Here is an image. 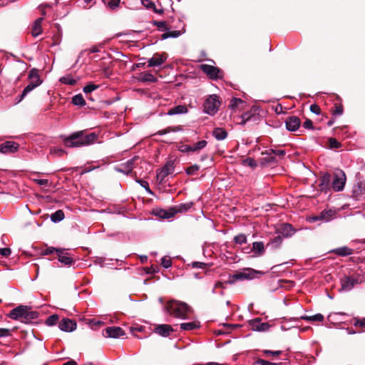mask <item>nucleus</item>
Returning a JSON list of instances; mask_svg holds the SVG:
<instances>
[{"label":"nucleus","instance_id":"f257e3e1","mask_svg":"<svg viewBox=\"0 0 365 365\" xmlns=\"http://www.w3.org/2000/svg\"><path fill=\"white\" fill-rule=\"evenodd\" d=\"M269 143L268 138H257L256 145L252 148V168L260 164L266 165L277 163V159H282L286 154L285 150L279 149L268 148L265 146Z\"/></svg>","mask_w":365,"mask_h":365},{"label":"nucleus","instance_id":"f03ea898","mask_svg":"<svg viewBox=\"0 0 365 365\" xmlns=\"http://www.w3.org/2000/svg\"><path fill=\"white\" fill-rule=\"evenodd\" d=\"M67 148H78L89 145L98 140L96 133H88L86 130L72 133L69 135H61Z\"/></svg>","mask_w":365,"mask_h":365},{"label":"nucleus","instance_id":"7ed1b4c3","mask_svg":"<svg viewBox=\"0 0 365 365\" xmlns=\"http://www.w3.org/2000/svg\"><path fill=\"white\" fill-rule=\"evenodd\" d=\"M169 309L175 317L186 318L190 312V307L185 302L175 301L170 304Z\"/></svg>","mask_w":365,"mask_h":365},{"label":"nucleus","instance_id":"20e7f679","mask_svg":"<svg viewBox=\"0 0 365 365\" xmlns=\"http://www.w3.org/2000/svg\"><path fill=\"white\" fill-rule=\"evenodd\" d=\"M219 96L217 95H210L204 103V111L209 115H215L220 106Z\"/></svg>","mask_w":365,"mask_h":365},{"label":"nucleus","instance_id":"39448f33","mask_svg":"<svg viewBox=\"0 0 365 365\" xmlns=\"http://www.w3.org/2000/svg\"><path fill=\"white\" fill-rule=\"evenodd\" d=\"M38 72V69L35 68L30 70L28 77L29 83L24 88V93H29L42 83Z\"/></svg>","mask_w":365,"mask_h":365},{"label":"nucleus","instance_id":"423d86ee","mask_svg":"<svg viewBox=\"0 0 365 365\" xmlns=\"http://www.w3.org/2000/svg\"><path fill=\"white\" fill-rule=\"evenodd\" d=\"M200 69L211 80L221 79L224 76V73L221 69L211 65L201 64Z\"/></svg>","mask_w":365,"mask_h":365},{"label":"nucleus","instance_id":"0eeeda50","mask_svg":"<svg viewBox=\"0 0 365 365\" xmlns=\"http://www.w3.org/2000/svg\"><path fill=\"white\" fill-rule=\"evenodd\" d=\"M346 178L342 170L338 169L334 173L331 187L335 192H340L344 190Z\"/></svg>","mask_w":365,"mask_h":365},{"label":"nucleus","instance_id":"6e6552de","mask_svg":"<svg viewBox=\"0 0 365 365\" xmlns=\"http://www.w3.org/2000/svg\"><path fill=\"white\" fill-rule=\"evenodd\" d=\"M175 161L170 160L166 162L165 165L160 169L157 173V177L160 179V182H163L164 179L170 174L173 173L175 168Z\"/></svg>","mask_w":365,"mask_h":365},{"label":"nucleus","instance_id":"1a4fd4ad","mask_svg":"<svg viewBox=\"0 0 365 365\" xmlns=\"http://www.w3.org/2000/svg\"><path fill=\"white\" fill-rule=\"evenodd\" d=\"M58 261L65 266L70 267L75 263V260L64 249L56 250Z\"/></svg>","mask_w":365,"mask_h":365},{"label":"nucleus","instance_id":"9d476101","mask_svg":"<svg viewBox=\"0 0 365 365\" xmlns=\"http://www.w3.org/2000/svg\"><path fill=\"white\" fill-rule=\"evenodd\" d=\"M341 289L344 291L349 292L351 291L356 284L360 283V281L358 278L345 276L341 279Z\"/></svg>","mask_w":365,"mask_h":365},{"label":"nucleus","instance_id":"9b49d317","mask_svg":"<svg viewBox=\"0 0 365 365\" xmlns=\"http://www.w3.org/2000/svg\"><path fill=\"white\" fill-rule=\"evenodd\" d=\"M27 309H30V308L27 306L19 305L13 309L9 314H8V317L12 319L21 321V319H24Z\"/></svg>","mask_w":365,"mask_h":365},{"label":"nucleus","instance_id":"f8f14e48","mask_svg":"<svg viewBox=\"0 0 365 365\" xmlns=\"http://www.w3.org/2000/svg\"><path fill=\"white\" fill-rule=\"evenodd\" d=\"M125 334L124 330L119 327H108L103 330V335L106 337L115 339Z\"/></svg>","mask_w":365,"mask_h":365},{"label":"nucleus","instance_id":"ddd939ff","mask_svg":"<svg viewBox=\"0 0 365 365\" xmlns=\"http://www.w3.org/2000/svg\"><path fill=\"white\" fill-rule=\"evenodd\" d=\"M277 232L283 237H290L296 232V230L294 229L291 224L282 223L277 227Z\"/></svg>","mask_w":365,"mask_h":365},{"label":"nucleus","instance_id":"4468645a","mask_svg":"<svg viewBox=\"0 0 365 365\" xmlns=\"http://www.w3.org/2000/svg\"><path fill=\"white\" fill-rule=\"evenodd\" d=\"M19 145L14 141H6L0 144V153L8 154L14 153L18 150Z\"/></svg>","mask_w":365,"mask_h":365},{"label":"nucleus","instance_id":"2eb2a0df","mask_svg":"<svg viewBox=\"0 0 365 365\" xmlns=\"http://www.w3.org/2000/svg\"><path fill=\"white\" fill-rule=\"evenodd\" d=\"M168 54L166 53H155L153 56L148 60V67L158 66L163 64L167 59Z\"/></svg>","mask_w":365,"mask_h":365},{"label":"nucleus","instance_id":"dca6fc26","mask_svg":"<svg viewBox=\"0 0 365 365\" xmlns=\"http://www.w3.org/2000/svg\"><path fill=\"white\" fill-rule=\"evenodd\" d=\"M153 331L162 336L167 337L174 331L171 325L169 324H157L155 325Z\"/></svg>","mask_w":365,"mask_h":365},{"label":"nucleus","instance_id":"f3484780","mask_svg":"<svg viewBox=\"0 0 365 365\" xmlns=\"http://www.w3.org/2000/svg\"><path fill=\"white\" fill-rule=\"evenodd\" d=\"M301 125L300 119L297 116H290L285 121L286 128L290 132L297 130Z\"/></svg>","mask_w":365,"mask_h":365},{"label":"nucleus","instance_id":"a211bd4d","mask_svg":"<svg viewBox=\"0 0 365 365\" xmlns=\"http://www.w3.org/2000/svg\"><path fill=\"white\" fill-rule=\"evenodd\" d=\"M76 322L70 319H63L58 324V327L63 331L71 332L76 329Z\"/></svg>","mask_w":365,"mask_h":365},{"label":"nucleus","instance_id":"6ab92c4d","mask_svg":"<svg viewBox=\"0 0 365 365\" xmlns=\"http://www.w3.org/2000/svg\"><path fill=\"white\" fill-rule=\"evenodd\" d=\"M270 325L267 322H262V319H252V331L264 332L268 331Z\"/></svg>","mask_w":365,"mask_h":365},{"label":"nucleus","instance_id":"aec40b11","mask_svg":"<svg viewBox=\"0 0 365 365\" xmlns=\"http://www.w3.org/2000/svg\"><path fill=\"white\" fill-rule=\"evenodd\" d=\"M331 175L328 173H324L319 179V187L321 191L327 192L330 190Z\"/></svg>","mask_w":365,"mask_h":365},{"label":"nucleus","instance_id":"412c9836","mask_svg":"<svg viewBox=\"0 0 365 365\" xmlns=\"http://www.w3.org/2000/svg\"><path fill=\"white\" fill-rule=\"evenodd\" d=\"M251 278L250 273H245L241 271L235 272L232 275L230 276L229 282H234L235 281L250 279Z\"/></svg>","mask_w":365,"mask_h":365},{"label":"nucleus","instance_id":"4be33fe9","mask_svg":"<svg viewBox=\"0 0 365 365\" xmlns=\"http://www.w3.org/2000/svg\"><path fill=\"white\" fill-rule=\"evenodd\" d=\"M264 252V246L262 242H252V257H258Z\"/></svg>","mask_w":365,"mask_h":365},{"label":"nucleus","instance_id":"5701e85b","mask_svg":"<svg viewBox=\"0 0 365 365\" xmlns=\"http://www.w3.org/2000/svg\"><path fill=\"white\" fill-rule=\"evenodd\" d=\"M43 20V18H38L34 21L31 29V34L34 37H36L37 36L41 34V23Z\"/></svg>","mask_w":365,"mask_h":365},{"label":"nucleus","instance_id":"b1692460","mask_svg":"<svg viewBox=\"0 0 365 365\" xmlns=\"http://www.w3.org/2000/svg\"><path fill=\"white\" fill-rule=\"evenodd\" d=\"M194 205V203L192 202H187V203H182L176 206H173L175 214L180 212V213H184L190 210L192 207Z\"/></svg>","mask_w":365,"mask_h":365},{"label":"nucleus","instance_id":"393cba45","mask_svg":"<svg viewBox=\"0 0 365 365\" xmlns=\"http://www.w3.org/2000/svg\"><path fill=\"white\" fill-rule=\"evenodd\" d=\"M252 123L257 121V120H260V118H264V111L259 108V106L255 105H252Z\"/></svg>","mask_w":365,"mask_h":365},{"label":"nucleus","instance_id":"a878e982","mask_svg":"<svg viewBox=\"0 0 365 365\" xmlns=\"http://www.w3.org/2000/svg\"><path fill=\"white\" fill-rule=\"evenodd\" d=\"M38 314H39L38 312L30 311V309H27L24 319H21V322L26 324L31 323L33 319L38 318Z\"/></svg>","mask_w":365,"mask_h":365},{"label":"nucleus","instance_id":"bb28decb","mask_svg":"<svg viewBox=\"0 0 365 365\" xmlns=\"http://www.w3.org/2000/svg\"><path fill=\"white\" fill-rule=\"evenodd\" d=\"M331 252L339 255V256H348L352 254V250L348 247L344 246L341 247L336 248L331 251Z\"/></svg>","mask_w":365,"mask_h":365},{"label":"nucleus","instance_id":"cd10ccee","mask_svg":"<svg viewBox=\"0 0 365 365\" xmlns=\"http://www.w3.org/2000/svg\"><path fill=\"white\" fill-rule=\"evenodd\" d=\"M187 112V108L185 106L178 105L177 106H174L170 108L168 111V114L170 115L186 113Z\"/></svg>","mask_w":365,"mask_h":365},{"label":"nucleus","instance_id":"c85d7f7f","mask_svg":"<svg viewBox=\"0 0 365 365\" xmlns=\"http://www.w3.org/2000/svg\"><path fill=\"white\" fill-rule=\"evenodd\" d=\"M212 135L217 140H222L227 138V133L223 128H216L213 130Z\"/></svg>","mask_w":365,"mask_h":365},{"label":"nucleus","instance_id":"c756f323","mask_svg":"<svg viewBox=\"0 0 365 365\" xmlns=\"http://www.w3.org/2000/svg\"><path fill=\"white\" fill-rule=\"evenodd\" d=\"M301 319L308 321V322H322L324 320V316L322 314H316L312 316H302L300 317Z\"/></svg>","mask_w":365,"mask_h":365},{"label":"nucleus","instance_id":"7c9ffc66","mask_svg":"<svg viewBox=\"0 0 365 365\" xmlns=\"http://www.w3.org/2000/svg\"><path fill=\"white\" fill-rule=\"evenodd\" d=\"M334 212L331 211V210H323L321 212V213L319 214V217L321 218L322 220L324 221V222H328L329 221L333 215H334Z\"/></svg>","mask_w":365,"mask_h":365},{"label":"nucleus","instance_id":"2f4dec72","mask_svg":"<svg viewBox=\"0 0 365 365\" xmlns=\"http://www.w3.org/2000/svg\"><path fill=\"white\" fill-rule=\"evenodd\" d=\"M64 213L61 210H56L54 213H53L51 216V220L53 222H58L63 220Z\"/></svg>","mask_w":365,"mask_h":365},{"label":"nucleus","instance_id":"473e14b6","mask_svg":"<svg viewBox=\"0 0 365 365\" xmlns=\"http://www.w3.org/2000/svg\"><path fill=\"white\" fill-rule=\"evenodd\" d=\"M141 81L143 82H156L157 78L148 72H143L141 73Z\"/></svg>","mask_w":365,"mask_h":365},{"label":"nucleus","instance_id":"72a5a7b5","mask_svg":"<svg viewBox=\"0 0 365 365\" xmlns=\"http://www.w3.org/2000/svg\"><path fill=\"white\" fill-rule=\"evenodd\" d=\"M72 103L74 105L83 106L86 105V101L81 94H78L72 98Z\"/></svg>","mask_w":365,"mask_h":365},{"label":"nucleus","instance_id":"f704fd0d","mask_svg":"<svg viewBox=\"0 0 365 365\" xmlns=\"http://www.w3.org/2000/svg\"><path fill=\"white\" fill-rule=\"evenodd\" d=\"M207 144V142L205 140H200L197 142V143L194 144L193 145H191L192 151V152H197L200 150L205 148Z\"/></svg>","mask_w":365,"mask_h":365},{"label":"nucleus","instance_id":"c9c22d12","mask_svg":"<svg viewBox=\"0 0 365 365\" xmlns=\"http://www.w3.org/2000/svg\"><path fill=\"white\" fill-rule=\"evenodd\" d=\"M197 327V325L195 322H186V323H182L180 324V328L183 330L190 331L193 330Z\"/></svg>","mask_w":365,"mask_h":365},{"label":"nucleus","instance_id":"e433bc0d","mask_svg":"<svg viewBox=\"0 0 365 365\" xmlns=\"http://www.w3.org/2000/svg\"><path fill=\"white\" fill-rule=\"evenodd\" d=\"M60 81L62 83L70 85V86H74L76 84L77 81L76 80L71 78L69 76H63L60 78Z\"/></svg>","mask_w":365,"mask_h":365},{"label":"nucleus","instance_id":"4c0bfd02","mask_svg":"<svg viewBox=\"0 0 365 365\" xmlns=\"http://www.w3.org/2000/svg\"><path fill=\"white\" fill-rule=\"evenodd\" d=\"M329 147L331 149H338L341 147V143L334 138H329Z\"/></svg>","mask_w":365,"mask_h":365},{"label":"nucleus","instance_id":"58836bf2","mask_svg":"<svg viewBox=\"0 0 365 365\" xmlns=\"http://www.w3.org/2000/svg\"><path fill=\"white\" fill-rule=\"evenodd\" d=\"M200 166L198 165H191L185 169V173L188 175H193L197 173V172L199 170Z\"/></svg>","mask_w":365,"mask_h":365},{"label":"nucleus","instance_id":"ea45409f","mask_svg":"<svg viewBox=\"0 0 365 365\" xmlns=\"http://www.w3.org/2000/svg\"><path fill=\"white\" fill-rule=\"evenodd\" d=\"M58 320V315L57 314H53V315L49 316L46 319V324L48 326H53V325H55L57 323Z\"/></svg>","mask_w":365,"mask_h":365},{"label":"nucleus","instance_id":"a19ab883","mask_svg":"<svg viewBox=\"0 0 365 365\" xmlns=\"http://www.w3.org/2000/svg\"><path fill=\"white\" fill-rule=\"evenodd\" d=\"M234 241L237 245H242L247 242V237L244 234H240L235 237Z\"/></svg>","mask_w":365,"mask_h":365},{"label":"nucleus","instance_id":"79ce46f5","mask_svg":"<svg viewBox=\"0 0 365 365\" xmlns=\"http://www.w3.org/2000/svg\"><path fill=\"white\" fill-rule=\"evenodd\" d=\"M180 127H168L165 129H163V130H160L159 131L157 132V135H165L166 133H168L171 131H178V130H180Z\"/></svg>","mask_w":365,"mask_h":365},{"label":"nucleus","instance_id":"37998d69","mask_svg":"<svg viewBox=\"0 0 365 365\" xmlns=\"http://www.w3.org/2000/svg\"><path fill=\"white\" fill-rule=\"evenodd\" d=\"M104 43H101L98 45L93 46L91 48L84 50L83 52H87L88 53H97L100 51V48L103 47Z\"/></svg>","mask_w":365,"mask_h":365},{"label":"nucleus","instance_id":"c03bdc74","mask_svg":"<svg viewBox=\"0 0 365 365\" xmlns=\"http://www.w3.org/2000/svg\"><path fill=\"white\" fill-rule=\"evenodd\" d=\"M282 240H283V237L281 235L278 234V235L277 237H274L272 239L271 244L274 247H278L282 244Z\"/></svg>","mask_w":365,"mask_h":365},{"label":"nucleus","instance_id":"a18cd8bd","mask_svg":"<svg viewBox=\"0 0 365 365\" xmlns=\"http://www.w3.org/2000/svg\"><path fill=\"white\" fill-rule=\"evenodd\" d=\"M153 25L156 26L159 29L167 31L169 29L166 21H154Z\"/></svg>","mask_w":365,"mask_h":365},{"label":"nucleus","instance_id":"49530a36","mask_svg":"<svg viewBox=\"0 0 365 365\" xmlns=\"http://www.w3.org/2000/svg\"><path fill=\"white\" fill-rule=\"evenodd\" d=\"M99 86L93 83H89L83 88V92L86 94L92 92L93 91L98 88Z\"/></svg>","mask_w":365,"mask_h":365},{"label":"nucleus","instance_id":"de8ad7c7","mask_svg":"<svg viewBox=\"0 0 365 365\" xmlns=\"http://www.w3.org/2000/svg\"><path fill=\"white\" fill-rule=\"evenodd\" d=\"M175 215L173 207H170L168 210H165V215L163 219H169Z\"/></svg>","mask_w":365,"mask_h":365},{"label":"nucleus","instance_id":"09e8293b","mask_svg":"<svg viewBox=\"0 0 365 365\" xmlns=\"http://www.w3.org/2000/svg\"><path fill=\"white\" fill-rule=\"evenodd\" d=\"M161 264L165 268H169L172 265V261L170 258H168L167 257H163L161 259Z\"/></svg>","mask_w":365,"mask_h":365},{"label":"nucleus","instance_id":"8fccbe9b","mask_svg":"<svg viewBox=\"0 0 365 365\" xmlns=\"http://www.w3.org/2000/svg\"><path fill=\"white\" fill-rule=\"evenodd\" d=\"M120 0H108L107 5L111 9L118 7Z\"/></svg>","mask_w":365,"mask_h":365},{"label":"nucleus","instance_id":"3c124183","mask_svg":"<svg viewBox=\"0 0 365 365\" xmlns=\"http://www.w3.org/2000/svg\"><path fill=\"white\" fill-rule=\"evenodd\" d=\"M142 187H143L146 191L150 194H153V192L151 191L149 187V184L147 181H145L143 180H139L137 181Z\"/></svg>","mask_w":365,"mask_h":365},{"label":"nucleus","instance_id":"603ef678","mask_svg":"<svg viewBox=\"0 0 365 365\" xmlns=\"http://www.w3.org/2000/svg\"><path fill=\"white\" fill-rule=\"evenodd\" d=\"M51 153L57 155L58 156H63L66 154V151L61 148H53L51 149Z\"/></svg>","mask_w":365,"mask_h":365},{"label":"nucleus","instance_id":"864d4df0","mask_svg":"<svg viewBox=\"0 0 365 365\" xmlns=\"http://www.w3.org/2000/svg\"><path fill=\"white\" fill-rule=\"evenodd\" d=\"M252 365H279L276 363H272L269 362L267 361L263 360V359H259L256 361L255 362L252 363Z\"/></svg>","mask_w":365,"mask_h":365},{"label":"nucleus","instance_id":"5fc2aeb1","mask_svg":"<svg viewBox=\"0 0 365 365\" xmlns=\"http://www.w3.org/2000/svg\"><path fill=\"white\" fill-rule=\"evenodd\" d=\"M178 150L182 153H187L192 151V148L191 145L182 144L179 145Z\"/></svg>","mask_w":365,"mask_h":365},{"label":"nucleus","instance_id":"6e6d98bb","mask_svg":"<svg viewBox=\"0 0 365 365\" xmlns=\"http://www.w3.org/2000/svg\"><path fill=\"white\" fill-rule=\"evenodd\" d=\"M142 4L144 6H145L147 9H153L155 6L154 2H153L151 0H142Z\"/></svg>","mask_w":365,"mask_h":365},{"label":"nucleus","instance_id":"4d7b16f0","mask_svg":"<svg viewBox=\"0 0 365 365\" xmlns=\"http://www.w3.org/2000/svg\"><path fill=\"white\" fill-rule=\"evenodd\" d=\"M11 335V331L9 329L0 328V337H5Z\"/></svg>","mask_w":365,"mask_h":365},{"label":"nucleus","instance_id":"13d9d810","mask_svg":"<svg viewBox=\"0 0 365 365\" xmlns=\"http://www.w3.org/2000/svg\"><path fill=\"white\" fill-rule=\"evenodd\" d=\"M192 267L193 268L205 269V268H207V264L204 262H194L192 263Z\"/></svg>","mask_w":365,"mask_h":365},{"label":"nucleus","instance_id":"bf43d9fd","mask_svg":"<svg viewBox=\"0 0 365 365\" xmlns=\"http://www.w3.org/2000/svg\"><path fill=\"white\" fill-rule=\"evenodd\" d=\"M310 111L314 114L319 115L320 114L321 109L317 104H312L310 106Z\"/></svg>","mask_w":365,"mask_h":365},{"label":"nucleus","instance_id":"052dcab7","mask_svg":"<svg viewBox=\"0 0 365 365\" xmlns=\"http://www.w3.org/2000/svg\"><path fill=\"white\" fill-rule=\"evenodd\" d=\"M243 101L241 100L240 98H232V101H231V103H230V107L232 108H235V107H237L239 104L240 103H243Z\"/></svg>","mask_w":365,"mask_h":365},{"label":"nucleus","instance_id":"680f3d73","mask_svg":"<svg viewBox=\"0 0 365 365\" xmlns=\"http://www.w3.org/2000/svg\"><path fill=\"white\" fill-rule=\"evenodd\" d=\"M11 250L10 248L4 247L0 248V254L4 257H8L11 255Z\"/></svg>","mask_w":365,"mask_h":365},{"label":"nucleus","instance_id":"e2e57ef3","mask_svg":"<svg viewBox=\"0 0 365 365\" xmlns=\"http://www.w3.org/2000/svg\"><path fill=\"white\" fill-rule=\"evenodd\" d=\"M153 213L156 216H158L159 217L163 218V215H165V209L156 208L153 210Z\"/></svg>","mask_w":365,"mask_h":365},{"label":"nucleus","instance_id":"0e129e2a","mask_svg":"<svg viewBox=\"0 0 365 365\" xmlns=\"http://www.w3.org/2000/svg\"><path fill=\"white\" fill-rule=\"evenodd\" d=\"M56 250H60V249L54 248L52 247H47L45 250L43 251V254L45 255H48L53 253L54 252L56 253Z\"/></svg>","mask_w":365,"mask_h":365},{"label":"nucleus","instance_id":"69168bd1","mask_svg":"<svg viewBox=\"0 0 365 365\" xmlns=\"http://www.w3.org/2000/svg\"><path fill=\"white\" fill-rule=\"evenodd\" d=\"M252 279L258 278L260 276L264 275L265 274L264 272L257 271V270L254 269H252Z\"/></svg>","mask_w":365,"mask_h":365},{"label":"nucleus","instance_id":"338daca9","mask_svg":"<svg viewBox=\"0 0 365 365\" xmlns=\"http://www.w3.org/2000/svg\"><path fill=\"white\" fill-rule=\"evenodd\" d=\"M354 325L355 327H364L365 326V318H363V319H356L354 322Z\"/></svg>","mask_w":365,"mask_h":365},{"label":"nucleus","instance_id":"774afa93","mask_svg":"<svg viewBox=\"0 0 365 365\" xmlns=\"http://www.w3.org/2000/svg\"><path fill=\"white\" fill-rule=\"evenodd\" d=\"M303 126L305 128H307V129H312L313 128V123L312 121L310 120V119H307L304 124H303Z\"/></svg>","mask_w":365,"mask_h":365}]
</instances>
